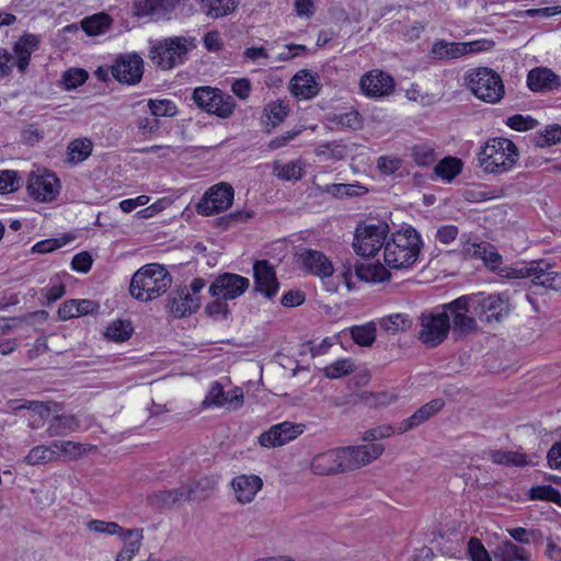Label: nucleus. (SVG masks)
Listing matches in <instances>:
<instances>
[{
  "label": "nucleus",
  "mask_w": 561,
  "mask_h": 561,
  "mask_svg": "<svg viewBox=\"0 0 561 561\" xmlns=\"http://www.w3.org/2000/svg\"><path fill=\"white\" fill-rule=\"evenodd\" d=\"M423 241L413 227L398 230L385 243V264L393 270L411 268L417 261Z\"/></svg>",
  "instance_id": "nucleus-1"
},
{
  "label": "nucleus",
  "mask_w": 561,
  "mask_h": 561,
  "mask_svg": "<svg viewBox=\"0 0 561 561\" xmlns=\"http://www.w3.org/2000/svg\"><path fill=\"white\" fill-rule=\"evenodd\" d=\"M171 283L172 277L164 266L147 264L133 275L129 291L137 300L150 301L164 294Z\"/></svg>",
  "instance_id": "nucleus-2"
},
{
  "label": "nucleus",
  "mask_w": 561,
  "mask_h": 561,
  "mask_svg": "<svg viewBox=\"0 0 561 561\" xmlns=\"http://www.w3.org/2000/svg\"><path fill=\"white\" fill-rule=\"evenodd\" d=\"M516 145L507 138H493L481 147L478 153L479 165L486 173H504L510 171L518 160Z\"/></svg>",
  "instance_id": "nucleus-3"
},
{
  "label": "nucleus",
  "mask_w": 561,
  "mask_h": 561,
  "mask_svg": "<svg viewBox=\"0 0 561 561\" xmlns=\"http://www.w3.org/2000/svg\"><path fill=\"white\" fill-rule=\"evenodd\" d=\"M196 47L194 37L172 36L156 42L149 57L162 70H170L184 64L190 50Z\"/></svg>",
  "instance_id": "nucleus-4"
},
{
  "label": "nucleus",
  "mask_w": 561,
  "mask_h": 561,
  "mask_svg": "<svg viewBox=\"0 0 561 561\" xmlns=\"http://www.w3.org/2000/svg\"><path fill=\"white\" fill-rule=\"evenodd\" d=\"M447 313L442 305L435 309L425 310L420 314L417 339L422 344L434 348L448 337L451 323L448 320Z\"/></svg>",
  "instance_id": "nucleus-5"
},
{
  "label": "nucleus",
  "mask_w": 561,
  "mask_h": 561,
  "mask_svg": "<svg viewBox=\"0 0 561 561\" xmlns=\"http://www.w3.org/2000/svg\"><path fill=\"white\" fill-rule=\"evenodd\" d=\"M466 83L474 96L490 104L500 102L505 93L500 75L489 68L471 70L466 77Z\"/></svg>",
  "instance_id": "nucleus-6"
},
{
  "label": "nucleus",
  "mask_w": 561,
  "mask_h": 561,
  "mask_svg": "<svg viewBox=\"0 0 561 561\" xmlns=\"http://www.w3.org/2000/svg\"><path fill=\"white\" fill-rule=\"evenodd\" d=\"M192 100L199 110L224 119L231 117L236 110V102L231 95L209 85L195 88Z\"/></svg>",
  "instance_id": "nucleus-7"
},
{
  "label": "nucleus",
  "mask_w": 561,
  "mask_h": 561,
  "mask_svg": "<svg viewBox=\"0 0 561 561\" xmlns=\"http://www.w3.org/2000/svg\"><path fill=\"white\" fill-rule=\"evenodd\" d=\"M389 227L386 222H378L358 227L355 232L353 248L360 256H374L387 242Z\"/></svg>",
  "instance_id": "nucleus-8"
},
{
  "label": "nucleus",
  "mask_w": 561,
  "mask_h": 561,
  "mask_svg": "<svg viewBox=\"0 0 561 561\" xmlns=\"http://www.w3.org/2000/svg\"><path fill=\"white\" fill-rule=\"evenodd\" d=\"M476 300L469 296H461L448 304H444V310L447 311L448 320L451 323V331L455 339L469 335L477 330L476 319L469 316L470 305Z\"/></svg>",
  "instance_id": "nucleus-9"
},
{
  "label": "nucleus",
  "mask_w": 561,
  "mask_h": 561,
  "mask_svg": "<svg viewBox=\"0 0 561 561\" xmlns=\"http://www.w3.org/2000/svg\"><path fill=\"white\" fill-rule=\"evenodd\" d=\"M233 187L220 182L210 186L196 205V211L202 216H213L227 210L233 203Z\"/></svg>",
  "instance_id": "nucleus-10"
},
{
  "label": "nucleus",
  "mask_w": 561,
  "mask_h": 561,
  "mask_svg": "<svg viewBox=\"0 0 561 561\" xmlns=\"http://www.w3.org/2000/svg\"><path fill=\"white\" fill-rule=\"evenodd\" d=\"M111 73L118 82L135 85L142 78L144 60L136 53L118 55L111 66Z\"/></svg>",
  "instance_id": "nucleus-11"
},
{
  "label": "nucleus",
  "mask_w": 561,
  "mask_h": 561,
  "mask_svg": "<svg viewBox=\"0 0 561 561\" xmlns=\"http://www.w3.org/2000/svg\"><path fill=\"white\" fill-rule=\"evenodd\" d=\"M249 286V278L234 273H224L211 283L209 294L215 298L232 300L245 293Z\"/></svg>",
  "instance_id": "nucleus-12"
},
{
  "label": "nucleus",
  "mask_w": 561,
  "mask_h": 561,
  "mask_svg": "<svg viewBox=\"0 0 561 561\" xmlns=\"http://www.w3.org/2000/svg\"><path fill=\"white\" fill-rule=\"evenodd\" d=\"M515 276L519 278H530L534 285L546 288H557V279L561 275L552 271V266L545 260L531 261L530 263L514 270Z\"/></svg>",
  "instance_id": "nucleus-13"
},
{
  "label": "nucleus",
  "mask_w": 561,
  "mask_h": 561,
  "mask_svg": "<svg viewBox=\"0 0 561 561\" xmlns=\"http://www.w3.org/2000/svg\"><path fill=\"white\" fill-rule=\"evenodd\" d=\"M385 448L381 444L347 446L340 448L344 471L366 466L377 459Z\"/></svg>",
  "instance_id": "nucleus-14"
},
{
  "label": "nucleus",
  "mask_w": 561,
  "mask_h": 561,
  "mask_svg": "<svg viewBox=\"0 0 561 561\" xmlns=\"http://www.w3.org/2000/svg\"><path fill=\"white\" fill-rule=\"evenodd\" d=\"M305 425L291 422H283L273 425L268 431L263 432L259 437V443L263 447L283 446L304 433Z\"/></svg>",
  "instance_id": "nucleus-15"
},
{
  "label": "nucleus",
  "mask_w": 561,
  "mask_h": 561,
  "mask_svg": "<svg viewBox=\"0 0 561 561\" xmlns=\"http://www.w3.org/2000/svg\"><path fill=\"white\" fill-rule=\"evenodd\" d=\"M360 89L369 98H385L393 93L394 79L382 70H371L360 78Z\"/></svg>",
  "instance_id": "nucleus-16"
},
{
  "label": "nucleus",
  "mask_w": 561,
  "mask_h": 561,
  "mask_svg": "<svg viewBox=\"0 0 561 561\" xmlns=\"http://www.w3.org/2000/svg\"><path fill=\"white\" fill-rule=\"evenodd\" d=\"M473 311L481 321H501L510 311L508 304L500 295L474 297Z\"/></svg>",
  "instance_id": "nucleus-17"
},
{
  "label": "nucleus",
  "mask_w": 561,
  "mask_h": 561,
  "mask_svg": "<svg viewBox=\"0 0 561 561\" xmlns=\"http://www.w3.org/2000/svg\"><path fill=\"white\" fill-rule=\"evenodd\" d=\"M178 0H138L134 3V13L158 22L169 20L175 10Z\"/></svg>",
  "instance_id": "nucleus-18"
},
{
  "label": "nucleus",
  "mask_w": 561,
  "mask_h": 561,
  "mask_svg": "<svg viewBox=\"0 0 561 561\" xmlns=\"http://www.w3.org/2000/svg\"><path fill=\"white\" fill-rule=\"evenodd\" d=\"M297 263L309 274L322 279L330 277L333 272V264L329 257L318 251L307 249L297 254Z\"/></svg>",
  "instance_id": "nucleus-19"
},
{
  "label": "nucleus",
  "mask_w": 561,
  "mask_h": 561,
  "mask_svg": "<svg viewBox=\"0 0 561 561\" xmlns=\"http://www.w3.org/2000/svg\"><path fill=\"white\" fill-rule=\"evenodd\" d=\"M254 290L273 298L278 291V280L274 266L267 260L256 261L253 265Z\"/></svg>",
  "instance_id": "nucleus-20"
},
{
  "label": "nucleus",
  "mask_w": 561,
  "mask_h": 561,
  "mask_svg": "<svg viewBox=\"0 0 561 561\" xmlns=\"http://www.w3.org/2000/svg\"><path fill=\"white\" fill-rule=\"evenodd\" d=\"M59 180L53 173L32 174L28 179V194L36 201L49 202L56 198Z\"/></svg>",
  "instance_id": "nucleus-21"
},
{
  "label": "nucleus",
  "mask_w": 561,
  "mask_h": 561,
  "mask_svg": "<svg viewBox=\"0 0 561 561\" xmlns=\"http://www.w3.org/2000/svg\"><path fill=\"white\" fill-rule=\"evenodd\" d=\"M311 471L318 476H331L344 472L340 448L331 449L313 457Z\"/></svg>",
  "instance_id": "nucleus-22"
},
{
  "label": "nucleus",
  "mask_w": 561,
  "mask_h": 561,
  "mask_svg": "<svg viewBox=\"0 0 561 561\" xmlns=\"http://www.w3.org/2000/svg\"><path fill=\"white\" fill-rule=\"evenodd\" d=\"M236 499L241 504L251 503L262 489L263 481L255 474H240L231 481Z\"/></svg>",
  "instance_id": "nucleus-23"
},
{
  "label": "nucleus",
  "mask_w": 561,
  "mask_h": 561,
  "mask_svg": "<svg viewBox=\"0 0 561 561\" xmlns=\"http://www.w3.org/2000/svg\"><path fill=\"white\" fill-rule=\"evenodd\" d=\"M168 307L175 318H183L195 312L199 308V298L193 297L188 288L184 287L171 291Z\"/></svg>",
  "instance_id": "nucleus-24"
},
{
  "label": "nucleus",
  "mask_w": 561,
  "mask_h": 561,
  "mask_svg": "<svg viewBox=\"0 0 561 561\" xmlns=\"http://www.w3.org/2000/svg\"><path fill=\"white\" fill-rule=\"evenodd\" d=\"M527 85L533 92H547L559 89L561 80L551 69L537 67L528 72Z\"/></svg>",
  "instance_id": "nucleus-25"
},
{
  "label": "nucleus",
  "mask_w": 561,
  "mask_h": 561,
  "mask_svg": "<svg viewBox=\"0 0 561 561\" xmlns=\"http://www.w3.org/2000/svg\"><path fill=\"white\" fill-rule=\"evenodd\" d=\"M445 405L444 400L442 399H434L424 405H422L420 409H417L410 417L403 420L399 426L397 427V433L403 434L408 431H411L419 425L426 422L430 417L437 414Z\"/></svg>",
  "instance_id": "nucleus-26"
},
{
  "label": "nucleus",
  "mask_w": 561,
  "mask_h": 561,
  "mask_svg": "<svg viewBox=\"0 0 561 561\" xmlns=\"http://www.w3.org/2000/svg\"><path fill=\"white\" fill-rule=\"evenodd\" d=\"M461 252L466 256L481 259L486 266L495 270L502 262V256L499 254L494 245L488 242L470 243L463 242Z\"/></svg>",
  "instance_id": "nucleus-27"
},
{
  "label": "nucleus",
  "mask_w": 561,
  "mask_h": 561,
  "mask_svg": "<svg viewBox=\"0 0 561 561\" xmlns=\"http://www.w3.org/2000/svg\"><path fill=\"white\" fill-rule=\"evenodd\" d=\"M191 493H193L192 490H185L182 485L172 490L153 492L148 495L147 501L153 507L169 508L183 500L187 501V497H193Z\"/></svg>",
  "instance_id": "nucleus-28"
},
{
  "label": "nucleus",
  "mask_w": 561,
  "mask_h": 561,
  "mask_svg": "<svg viewBox=\"0 0 561 561\" xmlns=\"http://www.w3.org/2000/svg\"><path fill=\"white\" fill-rule=\"evenodd\" d=\"M118 536L122 538L124 545L116 556V561H130L140 550L144 539V529H123V534Z\"/></svg>",
  "instance_id": "nucleus-29"
},
{
  "label": "nucleus",
  "mask_w": 561,
  "mask_h": 561,
  "mask_svg": "<svg viewBox=\"0 0 561 561\" xmlns=\"http://www.w3.org/2000/svg\"><path fill=\"white\" fill-rule=\"evenodd\" d=\"M38 38L33 34H25L16 42L13 46L15 54L14 65L18 67L20 72H24L30 64L32 53L38 46Z\"/></svg>",
  "instance_id": "nucleus-30"
},
{
  "label": "nucleus",
  "mask_w": 561,
  "mask_h": 561,
  "mask_svg": "<svg viewBox=\"0 0 561 561\" xmlns=\"http://www.w3.org/2000/svg\"><path fill=\"white\" fill-rule=\"evenodd\" d=\"M293 93L301 99H311L319 93V84L311 75L302 70L291 80Z\"/></svg>",
  "instance_id": "nucleus-31"
},
{
  "label": "nucleus",
  "mask_w": 561,
  "mask_h": 561,
  "mask_svg": "<svg viewBox=\"0 0 561 561\" xmlns=\"http://www.w3.org/2000/svg\"><path fill=\"white\" fill-rule=\"evenodd\" d=\"M79 427V421L72 414L54 415L47 427L50 437L65 436Z\"/></svg>",
  "instance_id": "nucleus-32"
},
{
  "label": "nucleus",
  "mask_w": 561,
  "mask_h": 561,
  "mask_svg": "<svg viewBox=\"0 0 561 561\" xmlns=\"http://www.w3.org/2000/svg\"><path fill=\"white\" fill-rule=\"evenodd\" d=\"M238 7L236 0H201V11L211 19L232 13Z\"/></svg>",
  "instance_id": "nucleus-33"
},
{
  "label": "nucleus",
  "mask_w": 561,
  "mask_h": 561,
  "mask_svg": "<svg viewBox=\"0 0 561 561\" xmlns=\"http://www.w3.org/2000/svg\"><path fill=\"white\" fill-rule=\"evenodd\" d=\"M289 105L284 101L271 102L264 107V116L266 118L265 126L267 131L280 125L288 116Z\"/></svg>",
  "instance_id": "nucleus-34"
},
{
  "label": "nucleus",
  "mask_w": 561,
  "mask_h": 561,
  "mask_svg": "<svg viewBox=\"0 0 561 561\" xmlns=\"http://www.w3.org/2000/svg\"><path fill=\"white\" fill-rule=\"evenodd\" d=\"M113 22V19L107 13H96L92 16L84 18L81 21V28L89 36H98L105 33Z\"/></svg>",
  "instance_id": "nucleus-35"
},
{
  "label": "nucleus",
  "mask_w": 561,
  "mask_h": 561,
  "mask_svg": "<svg viewBox=\"0 0 561 561\" xmlns=\"http://www.w3.org/2000/svg\"><path fill=\"white\" fill-rule=\"evenodd\" d=\"M355 274L359 279L373 283H380L390 277L387 268L380 263L356 264Z\"/></svg>",
  "instance_id": "nucleus-36"
},
{
  "label": "nucleus",
  "mask_w": 561,
  "mask_h": 561,
  "mask_svg": "<svg viewBox=\"0 0 561 561\" xmlns=\"http://www.w3.org/2000/svg\"><path fill=\"white\" fill-rule=\"evenodd\" d=\"M431 54L436 59H456L466 55V46L462 43L437 41L433 44Z\"/></svg>",
  "instance_id": "nucleus-37"
},
{
  "label": "nucleus",
  "mask_w": 561,
  "mask_h": 561,
  "mask_svg": "<svg viewBox=\"0 0 561 561\" xmlns=\"http://www.w3.org/2000/svg\"><path fill=\"white\" fill-rule=\"evenodd\" d=\"M489 458L496 465L524 467L529 465L525 454L512 450L494 449L489 451Z\"/></svg>",
  "instance_id": "nucleus-38"
},
{
  "label": "nucleus",
  "mask_w": 561,
  "mask_h": 561,
  "mask_svg": "<svg viewBox=\"0 0 561 561\" xmlns=\"http://www.w3.org/2000/svg\"><path fill=\"white\" fill-rule=\"evenodd\" d=\"M321 192L327 193L333 197L336 198H344V197H357L363 196L368 192V188L355 183V184H328L323 187H321Z\"/></svg>",
  "instance_id": "nucleus-39"
},
{
  "label": "nucleus",
  "mask_w": 561,
  "mask_h": 561,
  "mask_svg": "<svg viewBox=\"0 0 561 561\" xmlns=\"http://www.w3.org/2000/svg\"><path fill=\"white\" fill-rule=\"evenodd\" d=\"M314 153L323 161H340L347 154V146L342 141H331L319 145Z\"/></svg>",
  "instance_id": "nucleus-40"
},
{
  "label": "nucleus",
  "mask_w": 561,
  "mask_h": 561,
  "mask_svg": "<svg viewBox=\"0 0 561 561\" xmlns=\"http://www.w3.org/2000/svg\"><path fill=\"white\" fill-rule=\"evenodd\" d=\"M217 480L211 477H202L187 485H183L185 490H192L193 497H187V501H202L206 500L211 492L216 489Z\"/></svg>",
  "instance_id": "nucleus-41"
},
{
  "label": "nucleus",
  "mask_w": 561,
  "mask_h": 561,
  "mask_svg": "<svg viewBox=\"0 0 561 561\" xmlns=\"http://www.w3.org/2000/svg\"><path fill=\"white\" fill-rule=\"evenodd\" d=\"M273 174L283 181H299L304 176L302 164L300 160L282 163H273Z\"/></svg>",
  "instance_id": "nucleus-42"
},
{
  "label": "nucleus",
  "mask_w": 561,
  "mask_h": 561,
  "mask_svg": "<svg viewBox=\"0 0 561 561\" xmlns=\"http://www.w3.org/2000/svg\"><path fill=\"white\" fill-rule=\"evenodd\" d=\"M93 144L90 139H75L67 148V161L70 163H79L88 159L92 152Z\"/></svg>",
  "instance_id": "nucleus-43"
},
{
  "label": "nucleus",
  "mask_w": 561,
  "mask_h": 561,
  "mask_svg": "<svg viewBox=\"0 0 561 561\" xmlns=\"http://www.w3.org/2000/svg\"><path fill=\"white\" fill-rule=\"evenodd\" d=\"M462 170V162L458 158L446 157L434 168L435 174L444 181L451 182Z\"/></svg>",
  "instance_id": "nucleus-44"
},
{
  "label": "nucleus",
  "mask_w": 561,
  "mask_h": 561,
  "mask_svg": "<svg viewBox=\"0 0 561 561\" xmlns=\"http://www.w3.org/2000/svg\"><path fill=\"white\" fill-rule=\"evenodd\" d=\"M55 460H57V451L54 449L53 443L49 446L38 445L33 447L24 458V461L31 466L44 465Z\"/></svg>",
  "instance_id": "nucleus-45"
},
{
  "label": "nucleus",
  "mask_w": 561,
  "mask_h": 561,
  "mask_svg": "<svg viewBox=\"0 0 561 561\" xmlns=\"http://www.w3.org/2000/svg\"><path fill=\"white\" fill-rule=\"evenodd\" d=\"M412 327V320L408 314L393 313L380 320V328L391 334L405 331Z\"/></svg>",
  "instance_id": "nucleus-46"
},
{
  "label": "nucleus",
  "mask_w": 561,
  "mask_h": 561,
  "mask_svg": "<svg viewBox=\"0 0 561 561\" xmlns=\"http://www.w3.org/2000/svg\"><path fill=\"white\" fill-rule=\"evenodd\" d=\"M133 333V325L130 321L116 320L112 322L105 331V336L114 342L127 341Z\"/></svg>",
  "instance_id": "nucleus-47"
},
{
  "label": "nucleus",
  "mask_w": 561,
  "mask_h": 561,
  "mask_svg": "<svg viewBox=\"0 0 561 561\" xmlns=\"http://www.w3.org/2000/svg\"><path fill=\"white\" fill-rule=\"evenodd\" d=\"M495 557L500 558V561H526L528 557L524 548H520L512 541H504L497 547Z\"/></svg>",
  "instance_id": "nucleus-48"
},
{
  "label": "nucleus",
  "mask_w": 561,
  "mask_h": 561,
  "mask_svg": "<svg viewBox=\"0 0 561 561\" xmlns=\"http://www.w3.org/2000/svg\"><path fill=\"white\" fill-rule=\"evenodd\" d=\"M351 335L354 342L360 346H370L376 340V325L373 322L353 327Z\"/></svg>",
  "instance_id": "nucleus-49"
},
{
  "label": "nucleus",
  "mask_w": 561,
  "mask_h": 561,
  "mask_svg": "<svg viewBox=\"0 0 561 561\" xmlns=\"http://www.w3.org/2000/svg\"><path fill=\"white\" fill-rule=\"evenodd\" d=\"M148 107L150 114L158 119L159 117H173L179 112L175 103L167 99L149 100Z\"/></svg>",
  "instance_id": "nucleus-50"
},
{
  "label": "nucleus",
  "mask_w": 561,
  "mask_h": 561,
  "mask_svg": "<svg viewBox=\"0 0 561 561\" xmlns=\"http://www.w3.org/2000/svg\"><path fill=\"white\" fill-rule=\"evenodd\" d=\"M354 370V363L348 358H342L324 367L323 374L329 379H337Z\"/></svg>",
  "instance_id": "nucleus-51"
},
{
  "label": "nucleus",
  "mask_w": 561,
  "mask_h": 561,
  "mask_svg": "<svg viewBox=\"0 0 561 561\" xmlns=\"http://www.w3.org/2000/svg\"><path fill=\"white\" fill-rule=\"evenodd\" d=\"M529 497L531 500L549 501L561 505V494L551 485H538L531 488L529 491Z\"/></svg>",
  "instance_id": "nucleus-52"
},
{
  "label": "nucleus",
  "mask_w": 561,
  "mask_h": 561,
  "mask_svg": "<svg viewBox=\"0 0 561 561\" xmlns=\"http://www.w3.org/2000/svg\"><path fill=\"white\" fill-rule=\"evenodd\" d=\"M534 142L540 148L561 142V126L553 125L548 127L545 133H539L535 136Z\"/></svg>",
  "instance_id": "nucleus-53"
},
{
  "label": "nucleus",
  "mask_w": 561,
  "mask_h": 561,
  "mask_svg": "<svg viewBox=\"0 0 561 561\" xmlns=\"http://www.w3.org/2000/svg\"><path fill=\"white\" fill-rule=\"evenodd\" d=\"M89 78L84 69L71 68L64 72L61 80L66 90H72L82 85Z\"/></svg>",
  "instance_id": "nucleus-54"
},
{
  "label": "nucleus",
  "mask_w": 561,
  "mask_h": 561,
  "mask_svg": "<svg viewBox=\"0 0 561 561\" xmlns=\"http://www.w3.org/2000/svg\"><path fill=\"white\" fill-rule=\"evenodd\" d=\"M73 239L72 236H62L60 238L46 239L35 243L32 248L33 252L36 253H49L56 249L66 245Z\"/></svg>",
  "instance_id": "nucleus-55"
},
{
  "label": "nucleus",
  "mask_w": 561,
  "mask_h": 561,
  "mask_svg": "<svg viewBox=\"0 0 561 561\" xmlns=\"http://www.w3.org/2000/svg\"><path fill=\"white\" fill-rule=\"evenodd\" d=\"M87 528L90 531L105 535H119L123 534L124 529L115 522H105L100 519H92L88 522Z\"/></svg>",
  "instance_id": "nucleus-56"
},
{
  "label": "nucleus",
  "mask_w": 561,
  "mask_h": 561,
  "mask_svg": "<svg viewBox=\"0 0 561 561\" xmlns=\"http://www.w3.org/2000/svg\"><path fill=\"white\" fill-rule=\"evenodd\" d=\"M412 157L417 165L426 167L436 160L435 151L431 146L416 145L412 148Z\"/></svg>",
  "instance_id": "nucleus-57"
},
{
  "label": "nucleus",
  "mask_w": 561,
  "mask_h": 561,
  "mask_svg": "<svg viewBox=\"0 0 561 561\" xmlns=\"http://www.w3.org/2000/svg\"><path fill=\"white\" fill-rule=\"evenodd\" d=\"M21 178L13 170L0 171V194L16 191L20 187Z\"/></svg>",
  "instance_id": "nucleus-58"
},
{
  "label": "nucleus",
  "mask_w": 561,
  "mask_h": 561,
  "mask_svg": "<svg viewBox=\"0 0 561 561\" xmlns=\"http://www.w3.org/2000/svg\"><path fill=\"white\" fill-rule=\"evenodd\" d=\"M228 402V394L224 391L222 386L219 382H214L210 387L207 396L205 397L203 404L206 407L216 405L224 407Z\"/></svg>",
  "instance_id": "nucleus-59"
},
{
  "label": "nucleus",
  "mask_w": 561,
  "mask_h": 561,
  "mask_svg": "<svg viewBox=\"0 0 561 561\" xmlns=\"http://www.w3.org/2000/svg\"><path fill=\"white\" fill-rule=\"evenodd\" d=\"M360 401L368 408H379L392 402V397L386 392H363L359 394Z\"/></svg>",
  "instance_id": "nucleus-60"
},
{
  "label": "nucleus",
  "mask_w": 561,
  "mask_h": 561,
  "mask_svg": "<svg viewBox=\"0 0 561 561\" xmlns=\"http://www.w3.org/2000/svg\"><path fill=\"white\" fill-rule=\"evenodd\" d=\"M506 124L508 127L517 131H526L534 129L538 125V122L529 115L524 116L522 114H516L508 117Z\"/></svg>",
  "instance_id": "nucleus-61"
},
{
  "label": "nucleus",
  "mask_w": 561,
  "mask_h": 561,
  "mask_svg": "<svg viewBox=\"0 0 561 561\" xmlns=\"http://www.w3.org/2000/svg\"><path fill=\"white\" fill-rule=\"evenodd\" d=\"M53 447L57 451V458L60 455H69L72 457H77L83 453V446L79 443H73L70 440H55L53 442Z\"/></svg>",
  "instance_id": "nucleus-62"
},
{
  "label": "nucleus",
  "mask_w": 561,
  "mask_h": 561,
  "mask_svg": "<svg viewBox=\"0 0 561 561\" xmlns=\"http://www.w3.org/2000/svg\"><path fill=\"white\" fill-rule=\"evenodd\" d=\"M206 313L215 320H225L228 317L229 308L227 300L216 298L206 306Z\"/></svg>",
  "instance_id": "nucleus-63"
},
{
  "label": "nucleus",
  "mask_w": 561,
  "mask_h": 561,
  "mask_svg": "<svg viewBox=\"0 0 561 561\" xmlns=\"http://www.w3.org/2000/svg\"><path fill=\"white\" fill-rule=\"evenodd\" d=\"M468 552L472 561H491L490 556L482 545V542L477 538H471L468 542Z\"/></svg>",
  "instance_id": "nucleus-64"
}]
</instances>
